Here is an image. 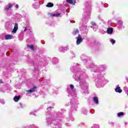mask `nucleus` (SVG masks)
<instances>
[{
  "instance_id": "1",
  "label": "nucleus",
  "mask_w": 128,
  "mask_h": 128,
  "mask_svg": "<svg viewBox=\"0 0 128 128\" xmlns=\"http://www.w3.org/2000/svg\"><path fill=\"white\" fill-rule=\"evenodd\" d=\"M18 23H15L14 28L12 31V34H16L18 31Z\"/></svg>"
},
{
  "instance_id": "2",
  "label": "nucleus",
  "mask_w": 128,
  "mask_h": 128,
  "mask_svg": "<svg viewBox=\"0 0 128 128\" xmlns=\"http://www.w3.org/2000/svg\"><path fill=\"white\" fill-rule=\"evenodd\" d=\"M82 42V39L80 34H78L77 40H76V44H80Z\"/></svg>"
},
{
  "instance_id": "3",
  "label": "nucleus",
  "mask_w": 128,
  "mask_h": 128,
  "mask_svg": "<svg viewBox=\"0 0 128 128\" xmlns=\"http://www.w3.org/2000/svg\"><path fill=\"white\" fill-rule=\"evenodd\" d=\"M66 2L72 6H74L76 3V0H66Z\"/></svg>"
},
{
  "instance_id": "4",
  "label": "nucleus",
  "mask_w": 128,
  "mask_h": 128,
  "mask_svg": "<svg viewBox=\"0 0 128 128\" xmlns=\"http://www.w3.org/2000/svg\"><path fill=\"white\" fill-rule=\"evenodd\" d=\"M115 90L116 92H118L119 94H121V92H122V90L120 89V87L117 86L116 88L115 89Z\"/></svg>"
},
{
  "instance_id": "5",
  "label": "nucleus",
  "mask_w": 128,
  "mask_h": 128,
  "mask_svg": "<svg viewBox=\"0 0 128 128\" xmlns=\"http://www.w3.org/2000/svg\"><path fill=\"white\" fill-rule=\"evenodd\" d=\"M14 38V36L12 35H6L5 36V39L6 40H12Z\"/></svg>"
},
{
  "instance_id": "6",
  "label": "nucleus",
  "mask_w": 128,
  "mask_h": 128,
  "mask_svg": "<svg viewBox=\"0 0 128 128\" xmlns=\"http://www.w3.org/2000/svg\"><path fill=\"white\" fill-rule=\"evenodd\" d=\"M12 6H14V4H10L8 5L6 8H5V10H10V8H12Z\"/></svg>"
},
{
  "instance_id": "7",
  "label": "nucleus",
  "mask_w": 128,
  "mask_h": 128,
  "mask_svg": "<svg viewBox=\"0 0 128 128\" xmlns=\"http://www.w3.org/2000/svg\"><path fill=\"white\" fill-rule=\"evenodd\" d=\"M113 30H114V29H112V28H108L107 30V34H112Z\"/></svg>"
},
{
  "instance_id": "8",
  "label": "nucleus",
  "mask_w": 128,
  "mask_h": 128,
  "mask_svg": "<svg viewBox=\"0 0 128 128\" xmlns=\"http://www.w3.org/2000/svg\"><path fill=\"white\" fill-rule=\"evenodd\" d=\"M36 90V87L34 86L33 88L30 89V90H28L29 92H34Z\"/></svg>"
},
{
  "instance_id": "9",
  "label": "nucleus",
  "mask_w": 128,
  "mask_h": 128,
  "mask_svg": "<svg viewBox=\"0 0 128 128\" xmlns=\"http://www.w3.org/2000/svg\"><path fill=\"white\" fill-rule=\"evenodd\" d=\"M20 96H16L14 97V100L16 102H18V100H20Z\"/></svg>"
},
{
  "instance_id": "10",
  "label": "nucleus",
  "mask_w": 128,
  "mask_h": 128,
  "mask_svg": "<svg viewBox=\"0 0 128 128\" xmlns=\"http://www.w3.org/2000/svg\"><path fill=\"white\" fill-rule=\"evenodd\" d=\"M46 6L48 8H52V6H54V4L52 3V2H49L48 4L46 5Z\"/></svg>"
},
{
  "instance_id": "11",
  "label": "nucleus",
  "mask_w": 128,
  "mask_h": 128,
  "mask_svg": "<svg viewBox=\"0 0 128 128\" xmlns=\"http://www.w3.org/2000/svg\"><path fill=\"white\" fill-rule=\"evenodd\" d=\"M94 102H95V104H98V99L97 97H94Z\"/></svg>"
},
{
  "instance_id": "12",
  "label": "nucleus",
  "mask_w": 128,
  "mask_h": 128,
  "mask_svg": "<svg viewBox=\"0 0 128 128\" xmlns=\"http://www.w3.org/2000/svg\"><path fill=\"white\" fill-rule=\"evenodd\" d=\"M92 26H92L93 28H98V26H96V23H94V22H92Z\"/></svg>"
},
{
  "instance_id": "13",
  "label": "nucleus",
  "mask_w": 128,
  "mask_h": 128,
  "mask_svg": "<svg viewBox=\"0 0 128 128\" xmlns=\"http://www.w3.org/2000/svg\"><path fill=\"white\" fill-rule=\"evenodd\" d=\"M28 46L30 48H31L32 50H34V46L32 45H28Z\"/></svg>"
},
{
  "instance_id": "14",
  "label": "nucleus",
  "mask_w": 128,
  "mask_h": 128,
  "mask_svg": "<svg viewBox=\"0 0 128 128\" xmlns=\"http://www.w3.org/2000/svg\"><path fill=\"white\" fill-rule=\"evenodd\" d=\"M124 116V112H121L118 114V116Z\"/></svg>"
},
{
  "instance_id": "15",
  "label": "nucleus",
  "mask_w": 128,
  "mask_h": 128,
  "mask_svg": "<svg viewBox=\"0 0 128 128\" xmlns=\"http://www.w3.org/2000/svg\"><path fill=\"white\" fill-rule=\"evenodd\" d=\"M110 42H111L112 44H116V40L114 39L112 40H110Z\"/></svg>"
},
{
  "instance_id": "16",
  "label": "nucleus",
  "mask_w": 128,
  "mask_h": 128,
  "mask_svg": "<svg viewBox=\"0 0 128 128\" xmlns=\"http://www.w3.org/2000/svg\"><path fill=\"white\" fill-rule=\"evenodd\" d=\"M78 34V30H76L74 32V34Z\"/></svg>"
},
{
  "instance_id": "17",
  "label": "nucleus",
  "mask_w": 128,
  "mask_h": 128,
  "mask_svg": "<svg viewBox=\"0 0 128 128\" xmlns=\"http://www.w3.org/2000/svg\"><path fill=\"white\" fill-rule=\"evenodd\" d=\"M56 16H60V14L58 13L57 14H54Z\"/></svg>"
},
{
  "instance_id": "18",
  "label": "nucleus",
  "mask_w": 128,
  "mask_h": 128,
  "mask_svg": "<svg viewBox=\"0 0 128 128\" xmlns=\"http://www.w3.org/2000/svg\"><path fill=\"white\" fill-rule=\"evenodd\" d=\"M70 88H71L72 90V88H74V85H73V84H70Z\"/></svg>"
},
{
  "instance_id": "19",
  "label": "nucleus",
  "mask_w": 128,
  "mask_h": 128,
  "mask_svg": "<svg viewBox=\"0 0 128 128\" xmlns=\"http://www.w3.org/2000/svg\"><path fill=\"white\" fill-rule=\"evenodd\" d=\"M0 102H1L2 104H4V100H0Z\"/></svg>"
},
{
  "instance_id": "20",
  "label": "nucleus",
  "mask_w": 128,
  "mask_h": 128,
  "mask_svg": "<svg viewBox=\"0 0 128 128\" xmlns=\"http://www.w3.org/2000/svg\"><path fill=\"white\" fill-rule=\"evenodd\" d=\"M16 8H18V4H16Z\"/></svg>"
},
{
  "instance_id": "21",
  "label": "nucleus",
  "mask_w": 128,
  "mask_h": 128,
  "mask_svg": "<svg viewBox=\"0 0 128 128\" xmlns=\"http://www.w3.org/2000/svg\"><path fill=\"white\" fill-rule=\"evenodd\" d=\"M2 80H0V84H2Z\"/></svg>"
},
{
  "instance_id": "22",
  "label": "nucleus",
  "mask_w": 128,
  "mask_h": 128,
  "mask_svg": "<svg viewBox=\"0 0 128 128\" xmlns=\"http://www.w3.org/2000/svg\"><path fill=\"white\" fill-rule=\"evenodd\" d=\"M26 30H28V28H26L24 30V32H26Z\"/></svg>"
},
{
  "instance_id": "23",
  "label": "nucleus",
  "mask_w": 128,
  "mask_h": 128,
  "mask_svg": "<svg viewBox=\"0 0 128 128\" xmlns=\"http://www.w3.org/2000/svg\"><path fill=\"white\" fill-rule=\"evenodd\" d=\"M94 32H96V30L94 29Z\"/></svg>"
},
{
  "instance_id": "24",
  "label": "nucleus",
  "mask_w": 128,
  "mask_h": 128,
  "mask_svg": "<svg viewBox=\"0 0 128 128\" xmlns=\"http://www.w3.org/2000/svg\"><path fill=\"white\" fill-rule=\"evenodd\" d=\"M49 108H48L47 110H48Z\"/></svg>"
}]
</instances>
